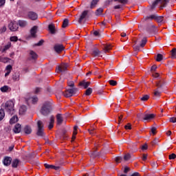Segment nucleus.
<instances>
[{
	"instance_id": "obj_1",
	"label": "nucleus",
	"mask_w": 176,
	"mask_h": 176,
	"mask_svg": "<svg viewBox=\"0 0 176 176\" xmlns=\"http://www.w3.org/2000/svg\"><path fill=\"white\" fill-rule=\"evenodd\" d=\"M53 111V106L52 105V102L47 101L43 103L41 109L40 113L43 116H47Z\"/></svg>"
},
{
	"instance_id": "obj_60",
	"label": "nucleus",
	"mask_w": 176,
	"mask_h": 176,
	"mask_svg": "<svg viewBox=\"0 0 176 176\" xmlns=\"http://www.w3.org/2000/svg\"><path fill=\"white\" fill-rule=\"evenodd\" d=\"M0 32L1 34H3V32H6V26H3L0 29Z\"/></svg>"
},
{
	"instance_id": "obj_19",
	"label": "nucleus",
	"mask_w": 176,
	"mask_h": 176,
	"mask_svg": "<svg viewBox=\"0 0 176 176\" xmlns=\"http://www.w3.org/2000/svg\"><path fill=\"white\" fill-rule=\"evenodd\" d=\"M13 131L15 134H19V133L21 131V125L20 124H16L13 129Z\"/></svg>"
},
{
	"instance_id": "obj_28",
	"label": "nucleus",
	"mask_w": 176,
	"mask_h": 176,
	"mask_svg": "<svg viewBox=\"0 0 176 176\" xmlns=\"http://www.w3.org/2000/svg\"><path fill=\"white\" fill-rule=\"evenodd\" d=\"M18 24H19V27L24 28V27H27L28 23L26 21L19 20L18 21Z\"/></svg>"
},
{
	"instance_id": "obj_9",
	"label": "nucleus",
	"mask_w": 176,
	"mask_h": 176,
	"mask_svg": "<svg viewBox=\"0 0 176 176\" xmlns=\"http://www.w3.org/2000/svg\"><path fill=\"white\" fill-rule=\"evenodd\" d=\"M65 47L64 45L61 44H56L54 46V50L56 52V53L60 54L63 50H64Z\"/></svg>"
},
{
	"instance_id": "obj_34",
	"label": "nucleus",
	"mask_w": 176,
	"mask_h": 176,
	"mask_svg": "<svg viewBox=\"0 0 176 176\" xmlns=\"http://www.w3.org/2000/svg\"><path fill=\"white\" fill-rule=\"evenodd\" d=\"M100 0H93L91 3L90 9H94V7L98 3Z\"/></svg>"
},
{
	"instance_id": "obj_39",
	"label": "nucleus",
	"mask_w": 176,
	"mask_h": 176,
	"mask_svg": "<svg viewBox=\"0 0 176 176\" xmlns=\"http://www.w3.org/2000/svg\"><path fill=\"white\" fill-rule=\"evenodd\" d=\"M10 60V58H9L0 57V61H1V63H8V61H9Z\"/></svg>"
},
{
	"instance_id": "obj_5",
	"label": "nucleus",
	"mask_w": 176,
	"mask_h": 176,
	"mask_svg": "<svg viewBox=\"0 0 176 176\" xmlns=\"http://www.w3.org/2000/svg\"><path fill=\"white\" fill-rule=\"evenodd\" d=\"M77 90L78 89L76 88L69 89H67L65 92H62V94H63L65 97L68 98L69 97H72L74 94L76 93Z\"/></svg>"
},
{
	"instance_id": "obj_45",
	"label": "nucleus",
	"mask_w": 176,
	"mask_h": 176,
	"mask_svg": "<svg viewBox=\"0 0 176 176\" xmlns=\"http://www.w3.org/2000/svg\"><path fill=\"white\" fill-rule=\"evenodd\" d=\"M109 85H111V86H116V85H118V82H116V80H111L109 81Z\"/></svg>"
},
{
	"instance_id": "obj_51",
	"label": "nucleus",
	"mask_w": 176,
	"mask_h": 176,
	"mask_svg": "<svg viewBox=\"0 0 176 176\" xmlns=\"http://www.w3.org/2000/svg\"><path fill=\"white\" fill-rule=\"evenodd\" d=\"M176 158V155L175 153H172L169 155V160H174V159Z\"/></svg>"
},
{
	"instance_id": "obj_40",
	"label": "nucleus",
	"mask_w": 176,
	"mask_h": 176,
	"mask_svg": "<svg viewBox=\"0 0 176 176\" xmlns=\"http://www.w3.org/2000/svg\"><path fill=\"white\" fill-rule=\"evenodd\" d=\"M141 101H148L149 100L148 95H144L140 98Z\"/></svg>"
},
{
	"instance_id": "obj_57",
	"label": "nucleus",
	"mask_w": 176,
	"mask_h": 176,
	"mask_svg": "<svg viewBox=\"0 0 176 176\" xmlns=\"http://www.w3.org/2000/svg\"><path fill=\"white\" fill-rule=\"evenodd\" d=\"M67 85L69 87H74V86H75V82H74V81H70L67 82Z\"/></svg>"
},
{
	"instance_id": "obj_46",
	"label": "nucleus",
	"mask_w": 176,
	"mask_h": 176,
	"mask_svg": "<svg viewBox=\"0 0 176 176\" xmlns=\"http://www.w3.org/2000/svg\"><path fill=\"white\" fill-rule=\"evenodd\" d=\"M102 12H104V10H102V8H98L96 12V16L101 14V13H102Z\"/></svg>"
},
{
	"instance_id": "obj_58",
	"label": "nucleus",
	"mask_w": 176,
	"mask_h": 176,
	"mask_svg": "<svg viewBox=\"0 0 176 176\" xmlns=\"http://www.w3.org/2000/svg\"><path fill=\"white\" fill-rule=\"evenodd\" d=\"M44 42H45V41L41 40L38 43L35 44V46H42V45H43Z\"/></svg>"
},
{
	"instance_id": "obj_32",
	"label": "nucleus",
	"mask_w": 176,
	"mask_h": 176,
	"mask_svg": "<svg viewBox=\"0 0 176 176\" xmlns=\"http://www.w3.org/2000/svg\"><path fill=\"white\" fill-rule=\"evenodd\" d=\"M12 79H13V80H20V73L19 72H15L12 75Z\"/></svg>"
},
{
	"instance_id": "obj_42",
	"label": "nucleus",
	"mask_w": 176,
	"mask_h": 176,
	"mask_svg": "<svg viewBox=\"0 0 176 176\" xmlns=\"http://www.w3.org/2000/svg\"><path fill=\"white\" fill-rule=\"evenodd\" d=\"M171 56H172V58H176V48H173L171 50Z\"/></svg>"
},
{
	"instance_id": "obj_38",
	"label": "nucleus",
	"mask_w": 176,
	"mask_h": 176,
	"mask_svg": "<svg viewBox=\"0 0 176 176\" xmlns=\"http://www.w3.org/2000/svg\"><path fill=\"white\" fill-rule=\"evenodd\" d=\"M92 93H93V89H91V88H88L85 91V95L86 96H90Z\"/></svg>"
},
{
	"instance_id": "obj_21",
	"label": "nucleus",
	"mask_w": 176,
	"mask_h": 176,
	"mask_svg": "<svg viewBox=\"0 0 176 176\" xmlns=\"http://www.w3.org/2000/svg\"><path fill=\"white\" fill-rule=\"evenodd\" d=\"M56 120H57V124L59 126L63 124V122H64V120L63 119V116H61V114L58 113L56 115Z\"/></svg>"
},
{
	"instance_id": "obj_15",
	"label": "nucleus",
	"mask_w": 176,
	"mask_h": 176,
	"mask_svg": "<svg viewBox=\"0 0 176 176\" xmlns=\"http://www.w3.org/2000/svg\"><path fill=\"white\" fill-rule=\"evenodd\" d=\"M112 50V45L103 44V51L104 53H109V50Z\"/></svg>"
},
{
	"instance_id": "obj_47",
	"label": "nucleus",
	"mask_w": 176,
	"mask_h": 176,
	"mask_svg": "<svg viewBox=\"0 0 176 176\" xmlns=\"http://www.w3.org/2000/svg\"><path fill=\"white\" fill-rule=\"evenodd\" d=\"M38 100V97H36V96H34V97L32 98V104H36Z\"/></svg>"
},
{
	"instance_id": "obj_11",
	"label": "nucleus",
	"mask_w": 176,
	"mask_h": 176,
	"mask_svg": "<svg viewBox=\"0 0 176 176\" xmlns=\"http://www.w3.org/2000/svg\"><path fill=\"white\" fill-rule=\"evenodd\" d=\"M36 32H38V26H34L30 30V36L32 38H36Z\"/></svg>"
},
{
	"instance_id": "obj_64",
	"label": "nucleus",
	"mask_w": 176,
	"mask_h": 176,
	"mask_svg": "<svg viewBox=\"0 0 176 176\" xmlns=\"http://www.w3.org/2000/svg\"><path fill=\"white\" fill-rule=\"evenodd\" d=\"M131 176H141V175L138 172H135Z\"/></svg>"
},
{
	"instance_id": "obj_36",
	"label": "nucleus",
	"mask_w": 176,
	"mask_h": 176,
	"mask_svg": "<svg viewBox=\"0 0 176 176\" xmlns=\"http://www.w3.org/2000/svg\"><path fill=\"white\" fill-rule=\"evenodd\" d=\"M5 118V111L3 109H0V122Z\"/></svg>"
},
{
	"instance_id": "obj_18",
	"label": "nucleus",
	"mask_w": 176,
	"mask_h": 176,
	"mask_svg": "<svg viewBox=\"0 0 176 176\" xmlns=\"http://www.w3.org/2000/svg\"><path fill=\"white\" fill-rule=\"evenodd\" d=\"M48 30L50 32V34H52L54 35L56 34V26H54V24L51 23L48 25Z\"/></svg>"
},
{
	"instance_id": "obj_62",
	"label": "nucleus",
	"mask_w": 176,
	"mask_h": 176,
	"mask_svg": "<svg viewBox=\"0 0 176 176\" xmlns=\"http://www.w3.org/2000/svg\"><path fill=\"white\" fill-rule=\"evenodd\" d=\"M151 166L152 167H153L154 168H156V167H157V163L155 162H151Z\"/></svg>"
},
{
	"instance_id": "obj_35",
	"label": "nucleus",
	"mask_w": 176,
	"mask_h": 176,
	"mask_svg": "<svg viewBox=\"0 0 176 176\" xmlns=\"http://www.w3.org/2000/svg\"><path fill=\"white\" fill-rule=\"evenodd\" d=\"M130 159H131V154L126 153V154L124 155V160H125V162H127V161L130 160Z\"/></svg>"
},
{
	"instance_id": "obj_17",
	"label": "nucleus",
	"mask_w": 176,
	"mask_h": 176,
	"mask_svg": "<svg viewBox=\"0 0 176 176\" xmlns=\"http://www.w3.org/2000/svg\"><path fill=\"white\" fill-rule=\"evenodd\" d=\"M4 166H10L12 163V157H6L3 161Z\"/></svg>"
},
{
	"instance_id": "obj_56",
	"label": "nucleus",
	"mask_w": 176,
	"mask_h": 176,
	"mask_svg": "<svg viewBox=\"0 0 176 176\" xmlns=\"http://www.w3.org/2000/svg\"><path fill=\"white\" fill-rule=\"evenodd\" d=\"M76 134H78V132L77 131H74L73 132V135H72V141H75V138H76Z\"/></svg>"
},
{
	"instance_id": "obj_49",
	"label": "nucleus",
	"mask_w": 176,
	"mask_h": 176,
	"mask_svg": "<svg viewBox=\"0 0 176 176\" xmlns=\"http://www.w3.org/2000/svg\"><path fill=\"white\" fill-rule=\"evenodd\" d=\"M156 130H157V129L155 126L151 128V131L153 135H156V133H157Z\"/></svg>"
},
{
	"instance_id": "obj_24",
	"label": "nucleus",
	"mask_w": 176,
	"mask_h": 176,
	"mask_svg": "<svg viewBox=\"0 0 176 176\" xmlns=\"http://www.w3.org/2000/svg\"><path fill=\"white\" fill-rule=\"evenodd\" d=\"M27 112V106L22 105L19 109V115H24Z\"/></svg>"
},
{
	"instance_id": "obj_26",
	"label": "nucleus",
	"mask_w": 176,
	"mask_h": 176,
	"mask_svg": "<svg viewBox=\"0 0 176 176\" xmlns=\"http://www.w3.org/2000/svg\"><path fill=\"white\" fill-rule=\"evenodd\" d=\"M23 131L25 134H31V133H32V129H31V126L26 125L24 127Z\"/></svg>"
},
{
	"instance_id": "obj_61",
	"label": "nucleus",
	"mask_w": 176,
	"mask_h": 176,
	"mask_svg": "<svg viewBox=\"0 0 176 176\" xmlns=\"http://www.w3.org/2000/svg\"><path fill=\"white\" fill-rule=\"evenodd\" d=\"M159 142V140L157 139H155L152 142H151V144L153 145H156V144H157Z\"/></svg>"
},
{
	"instance_id": "obj_10",
	"label": "nucleus",
	"mask_w": 176,
	"mask_h": 176,
	"mask_svg": "<svg viewBox=\"0 0 176 176\" xmlns=\"http://www.w3.org/2000/svg\"><path fill=\"white\" fill-rule=\"evenodd\" d=\"M38 58V54H36V52L31 50L30 52V56L28 57V60L31 61V60H33L34 61H36V60Z\"/></svg>"
},
{
	"instance_id": "obj_13",
	"label": "nucleus",
	"mask_w": 176,
	"mask_h": 176,
	"mask_svg": "<svg viewBox=\"0 0 176 176\" xmlns=\"http://www.w3.org/2000/svg\"><path fill=\"white\" fill-rule=\"evenodd\" d=\"M91 54V56H93V57H100V54H101V51L98 48H94Z\"/></svg>"
},
{
	"instance_id": "obj_52",
	"label": "nucleus",
	"mask_w": 176,
	"mask_h": 176,
	"mask_svg": "<svg viewBox=\"0 0 176 176\" xmlns=\"http://www.w3.org/2000/svg\"><path fill=\"white\" fill-rule=\"evenodd\" d=\"M10 48V44H8L4 46L3 49L2 50V52H6V50H8Z\"/></svg>"
},
{
	"instance_id": "obj_12",
	"label": "nucleus",
	"mask_w": 176,
	"mask_h": 176,
	"mask_svg": "<svg viewBox=\"0 0 176 176\" xmlns=\"http://www.w3.org/2000/svg\"><path fill=\"white\" fill-rule=\"evenodd\" d=\"M28 17H29L30 20H36V19H38V14L32 11H30L28 13Z\"/></svg>"
},
{
	"instance_id": "obj_20",
	"label": "nucleus",
	"mask_w": 176,
	"mask_h": 176,
	"mask_svg": "<svg viewBox=\"0 0 176 176\" xmlns=\"http://www.w3.org/2000/svg\"><path fill=\"white\" fill-rule=\"evenodd\" d=\"M155 114H145L143 119L144 120H152V119H155Z\"/></svg>"
},
{
	"instance_id": "obj_22",
	"label": "nucleus",
	"mask_w": 176,
	"mask_h": 176,
	"mask_svg": "<svg viewBox=\"0 0 176 176\" xmlns=\"http://www.w3.org/2000/svg\"><path fill=\"white\" fill-rule=\"evenodd\" d=\"M91 82H86L85 80L80 82L79 83V86H82V87H84V89H87V87H89V86H90Z\"/></svg>"
},
{
	"instance_id": "obj_7",
	"label": "nucleus",
	"mask_w": 176,
	"mask_h": 176,
	"mask_svg": "<svg viewBox=\"0 0 176 176\" xmlns=\"http://www.w3.org/2000/svg\"><path fill=\"white\" fill-rule=\"evenodd\" d=\"M9 30L12 32H14L19 30V23L16 21H11L8 25Z\"/></svg>"
},
{
	"instance_id": "obj_30",
	"label": "nucleus",
	"mask_w": 176,
	"mask_h": 176,
	"mask_svg": "<svg viewBox=\"0 0 176 176\" xmlns=\"http://www.w3.org/2000/svg\"><path fill=\"white\" fill-rule=\"evenodd\" d=\"M146 42H148V38L144 37L140 41V47H144L146 45Z\"/></svg>"
},
{
	"instance_id": "obj_25",
	"label": "nucleus",
	"mask_w": 176,
	"mask_h": 176,
	"mask_svg": "<svg viewBox=\"0 0 176 176\" xmlns=\"http://www.w3.org/2000/svg\"><path fill=\"white\" fill-rule=\"evenodd\" d=\"M19 164H20V160H19L18 159H15L12 162V167L13 168H17Z\"/></svg>"
},
{
	"instance_id": "obj_54",
	"label": "nucleus",
	"mask_w": 176,
	"mask_h": 176,
	"mask_svg": "<svg viewBox=\"0 0 176 176\" xmlns=\"http://www.w3.org/2000/svg\"><path fill=\"white\" fill-rule=\"evenodd\" d=\"M45 168H52L53 169L54 167V165H50V164H44Z\"/></svg>"
},
{
	"instance_id": "obj_6",
	"label": "nucleus",
	"mask_w": 176,
	"mask_h": 176,
	"mask_svg": "<svg viewBox=\"0 0 176 176\" xmlns=\"http://www.w3.org/2000/svg\"><path fill=\"white\" fill-rule=\"evenodd\" d=\"M149 19H151V20H155V21L157 23H162L163 21L164 17L162 16H159L153 14L150 16H146L145 18V21H146V20H149Z\"/></svg>"
},
{
	"instance_id": "obj_4",
	"label": "nucleus",
	"mask_w": 176,
	"mask_h": 176,
	"mask_svg": "<svg viewBox=\"0 0 176 176\" xmlns=\"http://www.w3.org/2000/svg\"><path fill=\"white\" fill-rule=\"evenodd\" d=\"M37 127L36 135H38V137H45V132H43V122L42 121L38 120L37 122Z\"/></svg>"
},
{
	"instance_id": "obj_43",
	"label": "nucleus",
	"mask_w": 176,
	"mask_h": 176,
	"mask_svg": "<svg viewBox=\"0 0 176 176\" xmlns=\"http://www.w3.org/2000/svg\"><path fill=\"white\" fill-rule=\"evenodd\" d=\"M114 2H120V3H122L123 5H126L129 0H114Z\"/></svg>"
},
{
	"instance_id": "obj_37",
	"label": "nucleus",
	"mask_w": 176,
	"mask_h": 176,
	"mask_svg": "<svg viewBox=\"0 0 176 176\" xmlns=\"http://www.w3.org/2000/svg\"><path fill=\"white\" fill-rule=\"evenodd\" d=\"M163 60V55L162 54H157L156 61L160 62Z\"/></svg>"
},
{
	"instance_id": "obj_41",
	"label": "nucleus",
	"mask_w": 176,
	"mask_h": 176,
	"mask_svg": "<svg viewBox=\"0 0 176 176\" xmlns=\"http://www.w3.org/2000/svg\"><path fill=\"white\" fill-rule=\"evenodd\" d=\"M162 82H164V80H161L159 82H156V86L159 87V89H162L163 87V84H162Z\"/></svg>"
},
{
	"instance_id": "obj_59",
	"label": "nucleus",
	"mask_w": 176,
	"mask_h": 176,
	"mask_svg": "<svg viewBox=\"0 0 176 176\" xmlns=\"http://www.w3.org/2000/svg\"><path fill=\"white\" fill-rule=\"evenodd\" d=\"M169 122L170 123H176V118L175 117H172L169 119Z\"/></svg>"
},
{
	"instance_id": "obj_29",
	"label": "nucleus",
	"mask_w": 176,
	"mask_h": 176,
	"mask_svg": "<svg viewBox=\"0 0 176 176\" xmlns=\"http://www.w3.org/2000/svg\"><path fill=\"white\" fill-rule=\"evenodd\" d=\"M88 131L91 135H94L95 134H97L96 128L94 126H91V129H88Z\"/></svg>"
},
{
	"instance_id": "obj_14",
	"label": "nucleus",
	"mask_w": 176,
	"mask_h": 176,
	"mask_svg": "<svg viewBox=\"0 0 176 176\" xmlns=\"http://www.w3.org/2000/svg\"><path fill=\"white\" fill-rule=\"evenodd\" d=\"M87 13H89V11L87 10H85L82 12V13L81 14L78 19L79 24H82V21H83L84 19H86V16H87Z\"/></svg>"
},
{
	"instance_id": "obj_31",
	"label": "nucleus",
	"mask_w": 176,
	"mask_h": 176,
	"mask_svg": "<svg viewBox=\"0 0 176 176\" xmlns=\"http://www.w3.org/2000/svg\"><path fill=\"white\" fill-rule=\"evenodd\" d=\"M2 93H6V91H10V87L8 85H4L3 87H1L0 89Z\"/></svg>"
},
{
	"instance_id": "obj_8",
	"label": "nucleus",
	"mask_w": 176,
	"mask_h": 176,
	"mask_svg": "<svg viewBox=\"0 0 176 176\" xmlns=\"http://www.w3.org/2000/svg\"><path fill=\"white\" fill-rule=\"evenodd\" d=\"M67 65L62 64L61 65L57 66L56 72H57V74H60V72H65V71H67Z\"/></svg>"
},
{
	"instance_id": "obj_23",
	"label": "nucleus",
	"mask_w": 176,
	"mask_h": 176,
	"mask_svg": "<svg viewBox=\"0 0 176 176\" xmlns=\"http://www.w3.org/2000/svg\"><path fill=\"white\" fill-rule=\"evenodd\" d=\"M53 127H54V116H52L50 117V121L48 125V129L49 130H52Z\"/></svg>"
},
{
	"instance_id": "obj_27",
	"label": "nucleus",
	"mask_w": 176,
	"mask_h": 176,
	"mask_svg": "<svg viewBox=\"0 0 176 176\" xmlns=\"http://www.w3.org/2000/svg\"><path fill=\"white\" fill-rule=\"evenodd\" d=\"M17 122H19V117H17V116H12L10 120V124H14V123H17Z\"/></svg>"
},
{
	"instance_id": "obj_48",
	"label": "nucleus",
	"mask_w": 176,
	"mask_h": 176,
	"mask_svg": "<svg viewBox=\"0 0 176 176\" xmlns=\"http://www.w3.org/2000/svg\"><path fill=\"white\" fill-rule=\"evenodd\" d=\"M10 41L11 42H17V41H19V38H17V36H14L10 37Z\"/></svg>"
},
{
	"instance_id": "obj_50",
	"label": "nucleus",
	"mask_w": 176,
	"mask_h": 176,
	"mask_svg": "<svg viewBox=\"0 0 176 176\" xmlns=\"http://www.w3.org/2000/svg\"><path fill=\"white\" fill-rule=\"evenodd\" d=\"M160 94H162V91L154 90V96L155 97H160Z\"/></svg>"
},
{
	"instance_id": "obj_53",
	"label": "nucleus",
	"mask_w": 176,
	"mask_h": 176,
	"mask_svg": "<svg viewBox=\"0 0 176 176\" xmlns=\"http://www.w3.org/2000/svg\"><path fill=\"white\" fill-rule=\"evenodd\" d=\"M125 130H131V124L128 123L126 125L124 126Z\"/></svg>"
},
{
	"instance_id": "obj_16",
	"label": "nucleus",
	"mask_w": 176,
	"mask_h": 176,
	"mask_svg": "<svg viewBox=\"0 0 176 176\" xmlns=\"http://www.w3.org/2000/svg\"><path fill=\"white\" fill-rule=\"evenodd\" d=\"M98 146V144H95V151H94L92 152V153L91 154V157L94 158V157H98V156H100V153H97V147Z\"/></svg>"
},
{
	"instance_id": "obj_3",
	"label": "nucleus",
	"mask_w": 176,
	"mask_h": 176,
	"mask_svg": "<svg viewBox=\"0 0 176 176\" xmlns=\"http://www.w3.org/2000/svg\"><path fill=\"white\" fill-rule=\"evenodd\" d=\"M159 2H161L162 5L160 6V9H163V8H166L167 6V4L170 2V0H155L151 5V9H155V8L157 6Z\"/></svg>"
},
{
	"instance_id": "obj_2",
	"label": "nucleus",
	"mask_w": 176,
	"mask_h": 176,
	"mask_svg": "<svg viewBox=\"0 0 176 176\" xmlns=\"http://www.w3.org/2000/svg\"><path fill=\"white\" fill-rule=\"evenodd\" d=\"M14 107V103L13 101L9 100L6 102L5 109L7 111V112H8V113H10V115H13L14 112V109H13Z\"/></svg>"
},
{
	"instance_id": "obj_55",
	"label": "nucleus",
	"mask_w": 176,
	"mask_h": 176,
	"mask_svg": "<svg viewBox=\"0 0 176 176\" xmlns=\"http://www.w3.org/2000/svg\"><path fill=\"white\" fill-rule=\"evenodd\" d=\"M131 170V169H130L129 166H124V174H127V173H129V171H130Z\"/></svg>"
},
{
	"instance_id": "obj_44",
	"label": "nucleus",
	"mask_w": 176,
	"mask_h": 176,
	"mask_svg": "<svg viewBox=\"0 0 176 176\" xmlns=\"http://www.w3.org/2000/svg\"><path fill=\"white\" fill-rule=\"evenodd\" d=\"M122 159H123V158H122V157H116L115 158V162H116L117 164L121 163Z\"/></svg>"
},
{
	"instance_id": "obj_63",
	"label": "nucleus",
	"mask_w": 176,
	"mask_h": 176,
	"mask_svg": "<svg viewBox=\"0 0 176 176\" xmlns=\"http://www.w3.org/2000/svg\"><path fill=\"white\" fill-rule=\"evenodd\" d=\"M26 157H28L29 159H32V157H34V153H31L30 154H28Z\"/></svg>"
},
{
	"instance_id": "obj_33",
	"label": "nucleus",
	"mask_w": 176,
	"mask_h": 176,
	"mask_svg": "<svg viewBox=\"0 0 176 176\" xmlns=\"http://www.w3.org/2000/svg\"><path fill=\"white\" fill-rule=\"evenodd\" d=\"M69 24V20L68 19H65L63 22L62 28H67Z\"/></svg>"
}]
</instances>
